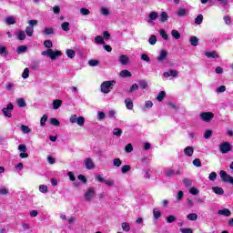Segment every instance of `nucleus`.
<instances>
[{"label":"nucleus","instance_id":"45","mask_svg":"<svg viewBox=\"0 0 233 233\" xmlns=\"http://www.w3.org/2000/svg\"><path fill=\"white\" fill-rule=\"evenodd\" d=\"M122 134H123V131L121 130V128H115L113 130V135L116 136V137H121Z\"/></svg>","mask_w":233,"mask_h":233},{"label":"nucleus","instance_id":"49","mask_svg":"<svg viewBox=\"0 0 233 233\" xmlns=\"http://www.w3.org/2000/svg\"><path fill=\"white\" fill-rule=\"evenodd\" d=\"M122 228L125 232H130V225L127 222L122 223Z\"/></svg>","mask_w":233,"mask_h":233},{"label":"nucleus","instance_id":"36","mask_svg":"<svg viewBox=\"0 0 233 233\" xmlns=\"http://www.w3.org/2000/svg\"><path fill=\"white\" fill-rule=\"evenodd\" d=\"M22 77L23 79H28V77H30V69H28V67L25 68Z\"/></svg>","mask_w":233,"mask_h":233},{"label":"nucleus","instance_id":"37","mask_svg":"<svg viewBox=\"0 0 233 233\" xmlns=\"http://www.w3.org/2000/svg\"><path fill=\"white\" fill-rule=\"evenodd\" d=\"M61 105H63V102L61 100H54L53 101V107L55 110H57V108H59V106H61Z\"/></svg>","mask_w":233,"mask_h":233},{"label":"nucleus","instance_id":"53","mask_svg":"<svg viewBox=\"0 0 233 233\" xmlns=\"http://www.w3.org/2000/svg\"><path fill=\"white\" fill-rule=\"evenodd\" d=\"M159 34H160L161 37H163L166 41L168 39V35L167 34L165 29H160Z\"/></svg>","mask_w":233,"mask_h":233},{"label":"nucleus","instance_id":"22","mask_svg":"<svg viewBox=\"0 0 233 233\" xmlns=\"http://www.w3.org/2000/svg\"><path fill=\"white\" fill-rule=\"evenodd\" d=\"M25 34L28 35V37H32V35H34V26L28 25L25 28Z\"/></svg>","mask_w":233,"mask_h":233},{"label":"nucleus","instance_id":"16","mask_svg":"<svg viewBox=\"0 0 233 233\" xmlns=\"http://www.w3.org/2000/svg\"><path fill=\"white\" fill-rule=\"evenodd\" d=\"M86 163V168L87 170H92V168H94V162L92 161V158H86L85 160Z\"/></svg>","mask_w":233,"mask_h":233},{"label":"nucleus","instance_id":"33","mask_svg":"<svg viewBox=\"0 0 233 233\" xmlns=\"http://www.w3.org/2000/svg\"><path fill=\"white\" fill-rule=\"evenodd\" d=\"M0 56H4V57L8 56V51H6V47L5 46H0Z\"/></svg>","mask_w":233,"mask_h":233},{"label":"nucleus","instance_id":"2","mask_svg":"<svg viewBox=\"0 0 233 233\" xmlns=\"http://www.w3.org/2000/svg\"><path fill=\"white\" fill-rule=\"evenodd\" d=\"M42 56H46L47 57H50L52 61H56L57 57H61V51L59 50L54 51L52 49H47L42 52Z\"/></svg>","mask_w":233,"mask_h":233},{"label":"nucleus","instance_id":"18","mask_svg":"<svg viewBox=\"0 0 233 233\" xmlns=\"http://www.w3.org/2000/svg\"><path fill=\"white\" fill-rule=\"evenodd\" d=\"M212 190L214 193H216L218 196H223L225 194V190H223V187H213Z\"/></svg>","mask_w":233,"mask_h":233},{"label":"nucleus","instance_id":"29","mask_svg":"<svg viewBox=\"0 0 233 233\" xmlns=\"http://www.w3.org/2000/svg\"><path fill=\"white\" fill-rule=\"evenodd\" d=\"M16 103L18 106H20V108H25V106H26V102L25 101V98H18L16 100Z\"/></svg>","mask_w":233,"mask_h":233},{"label":"nucleus","instance_id":"27","mask_svg":"<svg viewBox=\"0 0 233 233\" xmlns=\"http://www.w3.org/2000/svg\"><path fill=\"white\" fill-rule=\"evenodd\" d=\"M17 39H19V41H25V39H26V35L25 34V31H19L17 34Z\"/></svg>","mask_w":233,"mask_h":233},{"label":"nucleus","instance_id":"64","mask_svg":"<svg viewBox=\"0 0 233 233\" xmlns=\"http://www.w3.org/2000/svg\"><path fill=\"white\" fill-rule=\"evenodd\" d=\"M18 150L20 152H26V145H25V144L19 145L18 146Z\"/></svg>","mask_w":233,"mask_h":233},{"label":"nucleus","instance_id":"6","mask_svg":"<svg viewBox=\"0 0 233 233\" xmlns=\"http://www.w3.org/2000/svg\"><path fill=\"white\" fill-rule=\"evenodd\" d=\"M96 179H97V181L99 183H105L107 187H114V185H115L114 180H109L108 181V180L103 178V177L101 175H96Z\"/></svg>","mask_w":233,"mask_h":233},{"label":"nucleus","instance_id":"46","mask_svg":"<svg viewBox=\"0 0 233 233\" xmlns=\"http://www.w3.org/2000/svg\"><path fill=\"white\" fill-rule=\"evenodd\" d=\"M203 23V15H198L195 19V25H201Z\"/></svg>","mask_w":233,"mask_h":233},{"label":"nucleus","instance_id":"5","mask_svg":"<svg viewBox=\"0 0 233 233\" xmlns=\"http://www.w3.org/2000/svg\"><path fill=\"white\" fill-rule=\"evenodd\" d=\"M12 110H14V105L12 103L8 104L6 107L2 109L4 116L5 117H12Z\"/></svg>","mask_w":233,"mask_h":233},{"label":"nucleus","instance_id":"34","mask_svg":"<svg viewBox=\"0 0 233 233\" xmlns=\"http://www.w3.org/2000/svg\"><path fill=\"white\" fill-rule=\"evenodd\" d=\"M187 219L189 220V221H197L198 220V214H196V213H190V214H188L187 215Z\"/></svg>","mask_w":233,"mask_h":233},{"label":"nucleus","instance_id":"19","mask_svg":"<svg viewBox=\"0 0 233 233\" xmlns=\"http://www.w3.org/2000/svg\"><path fill=\"white\" fill-rule=\"evenodd\" d=\"M138 85L141 90H145L146 88H148V82H147V80H138Z\"/></svg>","mask_w":233,"mask_h":233},{"label":"nucleus","instance_id":"10","mask_svg":"<svg viewBox=\"0 0 233 233\" xmlns=\"http://www.w3.org/2000/svg\"><path fill=\"white\" fill-rule=\"evenodd\" d=\"M218 214L219 216H225L226 218H230V216L232 215V212H230V209L228 208H223L218 210Z\"/></svg>","mask_w":233,"mask_h":233},{"label":"nucleus","instance_id":"28","mask_svg":"<svg viewBox=\"0 0 233 233\" xmlns=\"http://www.w3.org/2000/svg\"><path fill=\"white\" fill-rule=\"evenodd\" d=\"M153 216H154L155 219H159V218L161 216V210H159V208H154Z\"/></svg>","mask_w":233,"mask_h":233},{"label":"nucleus","instance_id":"38","mask_svg":"<svg viewBox=\"0 0 233 233\" xmlns=\"http://www.w3.org/2000/svg\"><path fill=\"white\" fill-rule=\"evenodd\" d=\"M70 23L68 22H64L62 25H61V28L62 30H64V32H68V30H70Z\"/></svg>","mask_w":233,"mask_h":233},{"label":"nucleus","instance_id":"13","mask_svg":"<svg viewBox=\"0 0 233 233\" xmlns=\"http://www.w3.org/2000/svg\"><path fill=\"white\" fill-rule=\"evenodd\" d=\"M118 61L121 63V65L127 66V65H128L130 58H128V56H127V55H121L118 58Z\"/></svg>","mask_w":233,"mask_h":233},{"label":"nucleus","instance_id":"20","mask_svg":"<svg viewBox=\"0 0 233 233\" xmlns=\"http://www.w3.org/2000/svg\"><path fill=\"white\" fill-rule=\"evenodd\" d=\"M125 103H126V106L128 110H132V108H134V103L132 102V99L126 98Z\"/></svg>","mask_w":233,"mask_h":233},{"label":"nucleus","instance_id":"56","mask_svg":"<svg viewBox=\"0 0 233 233\" xmlns=\"http://www.w3.org/2000/svg\"><path fill=\"white\" fill-rule=\"evenodd\" d=\"M89 66H97L99 65V61L96 59H92L88 61Z\"/></svg>","mask_w":233,"mask_h":233},{"label":"nucleus","instance_id":"60","mask_svg":"<svg viewBox=\"0 0 233 233\" xmlns=\"http://www.w3.org/2000/svg\"><path fill=\"white\" fill-rule=\"evenodd\" d=\"M80 14L82 15H90V10L83 7V8L80 9Z\"/></svg>","mask_w":233,"mask_h":233},{"label":"nucleus","instance_id":"24","mask_svg":"<svg viewBox=\"0 0 233 233\" xmlns=\"http://www.w3.org/2000/svg\"><path fill=\"white\" fill-rule=\"evenodd\" d=\"M165 97H167V93L165 91H160L157 96V101L161 103Z\"/></svg>","mask_w":233,"mask_h":233},{"label":"nucleus","instance_id":"57","mask_svg":"<svg viewBox=\"0 0 233 233\" xmlns=\"http://www.w3.org/2000/svg\"><path fill=\"white\" fill-rule=\"evenodd\" d=\"M180 232L181 233H194V230L190 228H181Z\"/></svg>","mask_w":233,"mask_h":233},{"label":"nucleus","instance_id":"9","mask_svg":"<svg viewBox=\"0 0 233 233\" xmlns=\"http://www.w3.org/2000/svg\"><path fill=\"white\" fill-rule=\"evenodd\" d=\"M76 121L79 127H83V125H85V117H70V123H76Z\"/></svg>","mask_w":233,"mask_h":233},{"label":"nucleus","instance_id":"54","mask_svg":"<svg viewBox=\"0 0 233 233\" xmlns=\"http://www.w3.org/2000/svg\"><path fill=\"white\" fill-rule=\"evenodd\" d=\"M125 150L127 154H130V152H133L134 147L132 146V144H127L125 147Z\"/></svg>","mask_w":233,"mask_h":233},{"label":"nucleus","instance_id":"42","mask_svg":"<svg viewBox=\"0 0 233 233\" xmlns=\"http://www.w3.org/2000/svg\"><path fill=\"white\" fill-rule=\"evenodd\" d=\"M6 25H15V18L14 16H9L5 19Z\"/></svg>","mask_w":233,"mask_h":233},{"label":"nucleus","instance_id":"51","mask_svg":"<svg viewBox=\"0 0 233 233\" xmlns=\"http://www.w3.org/2000/svg\"><path fill=\"white\" fill-rule=\"evenodd\" d=\"M209 181H216L218 179V173L211 172L208 177Z\"/></svg>","mask_w":233,"mask_h":233},{"label":"nucleus","instance_id":"26","mask_svg":"<svg viewBox=\"0 0 233 233\" xmlns=\"http://www.w3.org/2000/svg\"><path fill=\"white\" fill-rule=\"evenodd\" d=\"M20 130L23 132V134H30V132H32V129L25 125H22Z\"/></svg>","mask_w":233,"mask_h":233},{"label":"nucleus","instance_id":"11","mask_svg":"<svg viewBox=\"0 0 233 233\" xmlns=\"http://www.w3.org/2000/svg\"><path fill=\"white\" fill-rule=\"evenodd\" d=\"M158 21L160 23H167V21H168V14H167L165 11L161 12L158 17Z\"/></svg>","mask_w":233,"mask_h":233},{"label":"nucleus","instance_id":"44","mask_svg":"<svg viewBox=\"0 0 233 233\" xmlns=\"http://www.w3.org/2000/svg\"><path fill=\"white\" fill-rule=\"evenodd\" d=\"M183 183H184L186 188L192 187V180H190L189 178H184Z\"/></svg>","mask_w":233,"mask_h":233},{"label":"nucleus","instance_id":"40","mask_svg":"<svg viewBox=\"0 0 233 233\" xmlns=\"http://www.w3.org/2000/svg\"><path fill=\"white\" fill-rule=\"evenodd\" d=\"M212 134H213L212 130L210 129L206 130L204 133V139H210V137H212Z\"/></svg>","mask_w":233,"mask_h":233},{"label":"nucleus","instance_id":"58","mask_svg":"<svg viewBox=\"0 0 233 233\" xmlns=\"http://www.w3.org/2000/svg\"><path fill=\"white\" fill-rule=\"evenodd\" d=\"M185 196V193L183 191H178L177 194V201H181L183 199V197Z\"/></svg>","mask_w":233,"mask_h":233},{"label":"nucleus","instance_id":"41","mask_svg":"<svg viewBox=\"0 0 233 233\" xmlns=\"http://www.w3.org/2000/svg\"><path fill=\"white\" fill-rule=\"evenodd\" d=\"M136 90H139V86H137V84H133L129 88L128 94H132L136 92Z\"/></svg>","mask_w":233,"mask_h":233},{"label":"nucleus","instance_id":"55","mask_svg":"<svg viewBox=\"0 0 233 233\" xmlns=\"http://www.w3.org/2000/svg\"><path fill=\"white\" fill-rule=\"evenodd\" d=\"M44 46H46V48H52V46H54V44L51 42V40H46L44 42Z\"/></svg>","mask_w":233,"mask_h":233},{"label":"nucleus","instance_id":"8","mask_svg":"<svg viewBox=\"0 0 233 233\" xmlns=\"http://www.w3.org/2000/svg\"><path fill=\"white\" fill-rule=\"evenodd\" d=\"M220 177L224 183H229L230 182V175L227 174L225 170L220 171Z\"/></svg>","mask_w":233,"mask_h":233},{"label":"nucleus","instance_id":"25","mask_svg":"<svg viewBox=\"0 0 233 233\" xmlns=\"http://www.w3.org/2000/svg\"><path fill=\"white\" fill-rule=\"evenodd\" d=\"M120 77H132V73L127 69L122 70L120 72Z\"/></svg>","mask_w":233,"mask_h":233},{"label":"nucleus","instance_id":"3","mask_svg":"<svg viewBox=\"0 0 233 233\" xmlns=\"http://www.w3.org/2000/svg\"><path fill=\"white\" fill-rule=\"evenodd\" d=\"M232 150V145L229 142H223L219 145L221 154H228Z\"/></svg>","mask_w":233,"mask_h":233},{"label":"nucleus","instance_id":"1","mask_svg":"<svg viewBox=\"0 0 233 233\" xmlns=\"http://www.w3.org/2000/svg\"><path fill=\"white\" fill-rule=\"evenodd\" d=\"M116 86V81L115 80H110V81H105L101 84L100 88L101 92L103 94H108L112 88Z\"/></svg>","mask_w":233,"mask_h":233},{"label":"nucleus","instance_id":"59","mask_svg":"<svg viewBox=\"0 0 233 233\" xmlns=\"http://www.w3.org/2000/svg\"><path fill=\"white\" fill-rule=\"evenodd\" d=\"M189 193L192 194V196H198V194H199V189L196 187H191L189 189Z\"/></svg>","mask_w":233,"mask_h":233},{"label":"nucleus","instance_id":"31","mask_svg":"<svg viewBox=\"0 0 233 233\" xmlns=\"http://www.w3.org/2000/svg\"><path fill=\"white\" fill-rule=\"evenodd\" d=\"M66 56H67V57H69V59H74L76 57V51H74L72 49H67Z\"/></svg>","mask_w":233,"mask_h":233},{"label":"nucleus","instance_id":"15","mask_svg":"<svg viewBox=\"0 0 233 233\" xmlns=\"http://www.w3.org/2000/svg\"><path fill=\"white\" fill-rule=\"evenodd\" d=\"M167 56H168V52L165 49H162L159 56H157V61H165V59H167Z\"/></svg>","mask_w":233,"mask_h":233},{"label":"nucleus","instance_id":"52","mask_svg":"<svg viewBox=\"0 0 233 233\" xmlns=\"http://www.w3.org/2000/svg\"><path fill=\"white\" fill-rule=\"evenodd\" d=\"M44 34L45 35H52V34H54V28H45Z\"/></svg>","mask_w":233,"mask_h":233},{"label":"nucleus","instance_id":"62","mask_svg":"<svg viewBox=\"0 0 233 233\" xmlns=\"http://www.w3.org/2000/svg\"><path fill=\"white\" fill-rule=\"evenodd\" d=\"M113 165H114V167H119L120 165H122L121 159L120 158H115L113 160Z\"/></svg>","mask_w":233,"mask_h":233},{"label":"nucleus","instance_id":"39","mask_svg":"<svg viewBox=\"0 0 233 233\" xmlns=\"http://www.w3.org/2000/svg\"><path fill=\"white\" fill-rule=\"evenodd\" d=\"M171 35L175 37L176 39H181V34H179V31L174 29L171 31Z\"/></svg>","mask_w":233,"mask_h":233},{"label":"nucleus","instance_id":"17","mask_svg":"<svg viewBox=\"0 0 233 233\" xmlns=\"http://www.w3.org/2000/svg\"><path fill=\"white\" fill-rule=\"evenodd\" d=\"M189 43L191 46H198V45H199V39L197 36L192 35L189 38Z\"/></svg>","mask_w":233,"mask_h":233},{"label":"nucleus","instance_id":"21","mask_svg":"<svg viewBox=\"0 0 233 233\" xmlns=\"http://www.w3.org/2000/svg\"><path fill=\"white\" fill-rule=\"evenodd\" d=\"M166 177H174L176 176V170L174 169H167L164 172Z\"/></svg>","mask_w":233,"mask_h":233},{"label":"nucleus","instance_id":"14","mask_svg":"<svg viewBox=\"0 0 233 233\" xmlns=\"http://www.w3.org/2000/svg\"><path fill=\"white\" fill-rule=\"evenodd\" d=\"M185 156H187V157H192L194 155V147L188 146L184 149Z\"/></svg>","mask_w":233,"mask_h":233},{"label":"nucleus","instance_id":"35","mask_svg":"<svg viewBox=\"0 0 233 233\" xmlns=\"http://www.w3.org/2000/svg\"><path fill=\"white\" fill-rule=\"evenodd\" d=\"M177 15H178V17H185V15H187V9H185V8H180L178 11H177Z\"/></svg>","mask_w":233,"mask_h":233},{"label":"nucleus","instance_id":"50","mask_svg":"<svg viewBox=\"0 0 233 233\" xmlns=\"http://www.w3.org/2000/svg\"><path fill=\"white\" fill-rule=\"evenodd\" d=\"M148 43L150 45H156V43H157V37L154 35H152L150 37H149V40H148Z\"/></svg>","mask_w":233,"mask_h":233},{"label":"nucleus","instance_id":"30","mask_svg":"<svg viewBox=\"0 0 233 233\" xmlns=\"http://www.w3.org/2000/svg\"><path fill=\"white\" fill-rule=\"evenodd\" d=\"M28 50V47L26 46H20L17 47L16 52L17 54H25Z\"/></svg>","mask_w":233,"mask_h":233},{"label":"nucleus","instance_id":"47","mask_svg":"<svg viewBox=\"0 0 233 233\" xmlns=\"http://www.w3.org/2000/svg\"><path fill=\"white\" fill-rule=\"evenodd\" d=\"M39 190L42 194H46L48 192V187L46 185H40Z\"/></svg>","mask_w":233,"mask_h":233},{"label":"nucleus","instance_id":"12","mask_svg":"<svg viewBox=\"0 0 233 233\" xmlns=\"http://www.w3.org/2000/svg\"><path fill=\"white\" fill-rule=\"evenodd\" d=\"M206 57H208L209 59H218L219 55L216 51L212 52H205Z\"/></svg>","mask_w":233,"mask_h":233},{"label":"nucleus","instance_id":"4","mask_svg":"<svg viewBox=\"0 0 233 233\" xmlns=\"http://www.w3.org/2000/svg\"><path fill=\"white\" fill-rule=\"evenodd\" d=\"M94 196H96V189L94 187H89L84 195V198L86 201H92V198H94Z\"/></svg>","mask_w":233,"mask_h":233},{"label":"nucleus","instance_id":"61","mask_svg":"<svg viewBox=\"0 0 233 233\" xmlns=\"http://www.w3.org/2000/svg\"><path fill=\"white\" fill-rule=\"evenodd\" d=\"M50 123L53 125V127H59L60 125V122L57 120V118H51Z\"/></svg>","mask_w":233,"mask_h":233},{"label":"nucleus","instance_id":"23","mask_svg":"<svg viewBox=\"0 0 233 233\" xmlns=\"http://www.w3.org/2000/svg\"><path fill=\"white\" fill-rule=\"evenodd\" d=\"M39 65H40L39 60L32 61L30 64V68H32V70H37V68H39Z\"/></svg>","mask_w":233,"mask_h":233},{"label":"nucleus","instance_id":"63","mask_svg":"<svg viewBox=\"0 0 233 233\" xmlns=\"http://www.w3.org/2000/svg\"><path fill=\"white\" fill-rule=\"evenodd\" d=\"M194 167H201V160L199 158H195L193 160Z\"/></svg>","mask_w":233,"mask_h":233},{"label":"nucleus","instance_id":"43","mask_svg":"<svg viewBox=\"0 0 233 233\" xmlns=\"http://www.w3.org/2000/svg\"><path fill=\"white\" fill-rule=\"evenodd\" d=\"M199 117H214V113L212 112H203L200 114Z\"/></svg>","mask_w":233,"mask_h":233},{"label":"nucleus","instance_id":"7","mask_svg":"<svg viewBox=\"0 0 233 233\" xmlns=\"http://www.w3.org/2000/svg\"><path fill=\"white\" fill-rule=\"evenodd\" d=\"M157 17H159V14H157V12H156V11L150 12L148 15L147 23L149 25H156V23H154V21H156V19H157Z\"/></svg>","mask_w":233,"mask_h":233},{"label":"nucleus","instance_id":"32","mask_svg":"<svg viewBox=\"0 0 233 233\" xmlns=\"http://www.w3.org/2000/svg\"><path fill=\"white\" fill-rule=\"evenodd\" d=\"M95 43H96V45H105V40L103 39V36L97 35L95 37Z\"/></svg>","mask_w":233,"mask_h":233},{"label":"nucleus","instance_id":"48","mask_svg":"<svg viewBox=\"0 0 233 233\" xmlns=\"http://www.w3.org/2000/svg\"><path fill=\"white\" fill-rule=\"evenodd\" d=\"M131 167L128 165H125L121 167L122 174H127V172H130Z\"/></svg>","mask_w":233,"mask_h":233}]
</instances>
